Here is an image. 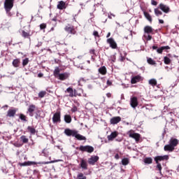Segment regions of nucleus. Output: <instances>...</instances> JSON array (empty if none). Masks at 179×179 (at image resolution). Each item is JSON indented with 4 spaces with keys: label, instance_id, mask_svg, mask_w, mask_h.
Segmentation results:
<instances>
[{
    "label": "nucleus",
    "instance_id": "51",
    "mask_svg": "<svg viewBox=\"0 0 179 179\" xmlns=\"http://www.w3.org/2000/svg\"><path fill=\"white\" fill-rule=\"evenodd\" d=\"M147 41H150L152 40V36L148 35V37L146 38Z\"/></svg>",
    "mask_w": 179,
    "mask_h": 179
},
{
    "label": "nucleus",
    "instance_id": "34",
    "mask_svg": "<svg viewBox=\"0 0 179 179\" xmlns=\"http://www.w3.org/2000/svg\"><path fill=\"white\" fill-rule=\"evenodd\" d=\"M144 163L145 164H152L153 163V159L152 157H146L144 159Z\"/></svg>",
    "mask_w": 179,
    "mask_h": 179
},
{
    "label": "nucleus",
    "instance_id": "31",
    "mask_svg": "<svg viewBox=\"0 0 179 179\" xmlns=\"http://www.w3.org/2000/svg\"><path fill=\"white\" fill-rule=\"evenodd\" d=\"M27 131L28 132H30L31 135H36V129L34 127L28 126Z\"/></svg>",
    "mask_w": 179,
    "mask_h": 179
},
{
    "label": "nucleus",
    "instance_id": "24",
    "mask_svg": "<svg viewBox=\"0 0 179 179\" xmlns=\"http://www.w3.org/2000/svg\"><path fill=\"white\" fill-rule=\"evenodd\" d=\"M12 64L14 68H19V66H20V59H15L13 61Z\"/></svg>",
    "mask_w": 179,
    "mask_h": 179
},
{
    "label": "nucleus",
    "instance_id": "19",
    "mask_svg": "<svg viewBox=\"0 0 179 179\" xmlns=\"http://www.w3.org/2000/svg\"><path fill=\"white\" fill-rule=\"evenodd\" d=\"M142 80V76L137 75L134 76L131 80V85H135V83H138V82H141Z\"/></svg>",
    "mask_w": 179,
    "mask_h": 179
},
{
    "label": "nucleus",
    "instance_id": "6",
    "mask_svg": "<svg viewBox=\"0 0 179 179\" xmlns=\"http://www.w3.org/2000/svg\"><path fill=\"white\" fill-rule=\"evenodd\" d=\"M64 31L68 33V34H72L73 36L78 34V31H76V29H75V27L71 24L66 25L64 27Z\"/></svg>",
    "mask_w": 179,
    "mask_h": 179
},
{
    "label": "nucleus",
    "instance_id": "59",
    "mask_svg": "<svg viewBox=\"0 0 179 179\" xmlns=\"http://www.w3.org/2000/svg\"><path fill=\"white\" fill-rule=\"evenodd\" d=\"M152 50H157V46L153 45L152 46Z\"/></svg>",
    "mask_w": 179,
    "mask_h": 179
},
{
    "label": "nucleus",
    "instance_id": "40",
    "mask_svg": "<svg viewBox=\"0 0 179 179\" xmlns=\"http://www.w3.org/2000/svg\"><path fill=\"white\" fill-rule=\"evenodd\" d=\"M147 62L148 64H149L150 65H156V62L155 60H153V59L152 58H148L147 59Z\"/></svg>",
    "mask_w": 179,
    "mask_h": 179
},
{
    "label": "nucleus",
    "instance_id": "55",
    "mask_svg": "<svg viewBox=\"0 0 179 179\" xmlns=\"http://www.w3.org/2000/svg\"><path fill=\"white\" fill-rule=\"evenodd\" d=\"M159 23H160L161 24H163L164 23V20H159Z\"/></svg>",
    "mask_w": 179,
    "mask_h": 179
},
{
    "label": "nucleus",
    "instance_id": "32",
    "mask_svg": "<svg viewBox=\"0 0 179 179\" xmlns=\"http://www.w3.org/2000/svg\"><path fill=\"white\" fill-rule=\"evenodd\" d=\"M20 141H22L23 143H29V138H27V136L22 135L20 138Z\"/></svg>",
    "mask_w": 179,
    "mask_h": 179
},
{
    "label": "nucleus",
    "instance_id": "21",
    "mask_svg": "<svg viewBox=\"0 0 179 179\" xmlns=\"http://www.w3.org/2000/svg\"><path fill=\"white\" fill-rule=\"evenodd\" d=\"M169 144L175 149L176 146L178 145V140L177 138H171L169 141Z\"/></svg>",
    "mask_w": 179,
    "mask_h": 179
},
{
    "label": "nucleus",
    "instance_id": "29",
    "mask_svg": "<svg viewBox=\"0 0 179 179\" xmlns=\"http://www.w3.org/2000/svg\"><path fill=\"white\" fill-rule=\"evenodd\" d=\"M143 15L145 16V17L148 20V22H150V23H152V16L150 15V14H149V13L146 12V11H143Z\"/></svg>",
    "mask_w": 179,
    "mask_h": 179
},
{
    "label": "nucleus",
    "instance_id": "52",
    "mask_svg": "<svg viewBox=\"0 0 179 179\" xmlns=\"http://www.w3.org/2000/svg\"><path fill=\"white\" fill-rule=\"evenodd\" d=\"M90 54H93L94 55V54H96L95 53L96 50L94 49H92V50H90Z\"/></svg>",
    "mask_w": 179,
    "mask_h": 179
},
{
    "label": "nucleus",
    "instance_id": "11",
    "mask_svg": "<svg viewBox=\"0 0 179 179\" xmlns=\"http://www.w3.org/2000/svg\"><path fill=\"white\" fill-rule=\"evenodd\" d=\"M139 103L138 102V97L133 96L130 99V105L131 106L132 108H136L138 107Z\"/></svg>",
    "mask_w": 179,
    "mask_h": 179
},
{
    "label": "nucleus",
    "instance_id": "48",
    "mask_svg": "<svg viewBox=\"0 0 179 179\" xmlns=\"http://www.w3.org/2000/svg\"><path fill=\"white\" fill-rule=\"evenodd\" d=\"M151 5H153L154 6H157V1H156L155 0H152L151 1Z\"/></svg>",
    "mask_w": 179,
    "mask_h": 179
},
{
    "label": "nucleus",
    "instance_id": "22",
    "mask_svg": "<svg viewBox=\"0 0 179 179\" xmlns=\"http://www.w3.org/2000/svg\"><path fill=\"white\" fill-rule=\"evenodd\" d=\"M174 149L175 148L171 144L166 145L164 147V150L165 152H173Z\"/></svg>",
    "mask_w": 179,
    "mask_h": 179
},
{
    "label": "nucleus",
    "instance_id": "4",
    "mask_svg": "<svg viewBox=\"0 0 179 179\" xmlns=\"http://www.w3.org/2000/svg\"><path fill=\"white\" fill-rule=\"evenodd\" d=\"M14 3H15V0H5L4 8L7 13H9V12L12 10V8H13Z\"/></svg>",
    "mask_w": 179,
    "mask_h": 179
},
{
    "label": "nucleus",
    "instance_id": "13",
    "mask_svg": "<svg viewBox=\"0 0 179 179\" xmlns=\"http://www.w3.org/2000/svg\"><path fill=\"white\" fill-rule=\"evenodd\" d=\"M158 8L159 9H161V10H162V12L164 13H169V12H170V7L166 4L160 3Z\"/></svg>",
    "mask_w": 179,
    "mask_h": 179
},
{
    "label": "nucleus",
    "instance_id": "42",
    "mask_svg": "<svg viewBox=\"0 0 179 179\" xmlns=\"http://www.w3.org/2000/svg\"><path fill=\"white\" fill-rule=\"evenodd\" d=\"M45 94H47V92L41 91L38 93V97H40L41 99H43V97H44V96H45Z\"/></svg>",
    "mask_w": 179,
    "mask_h": 179
},
{
    "label": "nucleus",
    "instance_id": "60",
    "mask_svg": "<svg viewBox=\"0 0 179 179\" xmlns=\"http://www.w3.org/2000/svg\"><path fill=\"white\" fill-rule=\"evenodd\" d=\"M55 62L56 64H59V59H55Z\"/></svg>",
    "mask_w": 179,
    "mask_h": 179
},
{
    "label": "nucleus",
    "instance_id": "23",
    "mask_svg": "<svg viewBox=\"0 0 179 179\" xmlns=\"http://www.w3.org/2000/svg\"><path fill=\"white\" fill-rule=\"evenodd\" d=\"M144 33H146L147 34L153 33V28H152L150 26H145L144 27Z\"/></svg>",
    "mask_w": 179,
    "mask_h": 179
},
{
    "label": "nucleus",
    "instance_id": "37",
    "mask_svg": "<svg viewBox=\"0 0 179 179\" xmlns=\"http://www.w3.org/2000/svg\"><path fill=\"white\" fill-rule=\"evenodd\" d=\"M154 12H155V16H157V17L162 16V15H163V12L159 10V8H155Z\"/></svg>",
    "mask_w": 179,
    "mask_h": 179
},
{
    "label": "nucleus",
    "instance_id": "26",
    "mask_svg": "<svg viewBox=\"0 0 179 179\" xmlns=\"http://www.w3.org/2000/svg\"><path fill=\"white\" fill-rule=\"evenodd\" d=\"M83 94V90L81 88H79L78 90H74V97H76V96H82Z\"/></svg>",
    "mask_w": 179,
    "mask_h": 179
},
{
    "label": "nucleus",
    "instance_id": "63",
    "mask_svg": "<svg viewBox=\"0 0 179 179\" xmlns=\"http://www.w3.org/2000/svg\"><path fill=\"white\" fill-rule=\"evenodd\" d=\"M3 107H6V108H8V105H5Z\"/></svg>",
    "mask_w": 179,
    "mask_h": 179
},
{
    "label": "nucleus",
    "instance_id": "33",
    "mask_svg": "<svg viewBox=\"0 0 179 179\" xmlns=\"http://www.w3.org/2000/svg\"><path fill=\"white\" fill-rule=\"evenodd\" d=\"M22 36L24 38H29L30 40V32H26V31L23 30L22 31Z\"/></svg>",
    "mask_w": 179,
    "mask_h": 179
},
{
    "label": "nucleus",
    "instance_id": "35",
    "mask_svg": "<svg viewBox=\"0 0 179 179\" xmlns=\"http://www.w3.org/2000/svg\"><path fill=\"white\" fill-rule=\"evenodd\" d=\"M164 62L166 65H170V64H171V59H170V58H169V57L165 56L164 57Z\"/></svg>",
    "mask_w": 179,
    "mask_h": 179
},
{
    "label": "nucleus",
    "instance_id": "38",
    "mask_svg": "<svg viewBox=\"0 0 179 179\" xmlns=\"http://www.w3.org/2000/svg\"><path fill=\"white\" fill-rule=\"evenodd\" d=\"M19 118H20V120H21V121H24V122H27V117H26V115H24L22 113L20 114Z\"/></svg>",
    "mask_w": 179,
    "mask_h": 179
},
{
    "label": "nucleus",
    "instance_id": "46",
    "mask_svg": "<svg viewBox=\"0 0 179 179\" xmlns=\"http://www.w3.org/2000/svg\"><path fill=\"white\" fill-rule=\"evenodd\" d=\"M157 52H158V54H163V49L162 48H159L157 50Z\"/></svg>",
    "mask_w": 179,
    "mask_h": 179
},
{
    "label": "nucleus",
    "instance_id": "56",
    "mask_svg": "<svg viewBox=\"0 0 179 179\" xmlns=\"http://www.w3.org/2000/svg\"><path fill=\"white\" fill-rule=\"evenodd\" d=\"M106 96L110 99V97H111V93L108 92L106 94Z\"/></svg>",
    "mask_w": 179,
    "mask_h": 179
},
{
    "label": "nucleus",
    "instance_id": "53",
    "mask_svg": "<svg viewBox=\"0 0 179 179\" xmlns=\"http://www.w3.org/2000/svg\"><path fill=\"white\" fill-rule=\"evenodd\" d=\"M43 76H44V74H43V73H39L38 74V78H43Z\"/></svg>",
    "mask_w": 179,
    "mask_h": 179
},
{
    "label": "nucleus",
    "instance_id": "7",
    "mask_svg": "<svg viewBox=\"0 0 179 179\" xmlns=\"http://www.w3.org/2000/svg\"><path fill=\"white\" fill-rule=\"evenodd\" d=\"M18 110L19 109L17 108H14V107L10 108L7 111L6 117H9V118L15 117V116L16 115V113H17Z\"/></svg>",
    "mask_w": 179,
    "mask_h": 179
},
{
    "label": "nucleus",
    "instance_id": "12",
    "mask_svg": "<svg viewBox=\"0 0 179 179\" xmlns=\"http://www.w3.org/2000/svg\"><path fill=\"white\" fill-rule=\"evenodd\" d=\"M107 43L110 45V47L113 48V50H115L117 48V43L114 41V38H109L107 39Z\"/></svg>",
    "mask_w": 179,
    "mask_h": 179
},
{
    "label": "nucleus",
    "instance_id": "16",
    "mask_svg": "<svg viewBox=\"0 0 179 179\" xmlns=\"http://www.w3.org/2000/svg\"><path fill=\"white\" fill-rule=\"evenodd\" d=\"M99 162V156H92L88 159L89 164H91L92 166H94V164H96Z\"/></svg>",
    "mask_w": 179,
    "mask_h": 179
},
{
    "label": "nucleus",
    "instance_id": "28",
    "mask_svg": "<svg viewBox=\"0 0 179 179\" xmlns=\"http://www.w3.org/2000/svg\"><path fill=\"white\" fill-rule=\"evenodd\" d=\"M98 71L101 73V75H106L107 74V69L104 66H101Z\"/></svg>",
    "mask_w": 179,
    "mask_h": 179
},
{
    "label": "nucleus",
    "instance_id": "8",
    "mask_svg": "<svg viewBox=\"0 0 179 179\" xmlns=\"http://www.w3.org/2000/svg\"><path fill=\"white\" fill-rule=\"evenodd\" d=\"M53 124H58L61 122V112H56L52 117Z\"/></svg>",
    "mask_w": 179,
    "mask_h": 179
},
{
    "label": "nucleus",
    "instance_id": "5",
    "mask_svg": "<svg viewBox=\"0 0 179 179\" xmlns=\"http://www.w3.org/2000/svg\"><path fill=\"white\" fill-rule=\"evenodd\" d=\"M127 135H129V138H132V139H134L137 143L139 142V141H141V134L138 133H135L133 129L129 130L127 132Z\"/></svg>",
    "mask_w": 179,
    "mask_h": 179
},
{
    "label": "nucleus",
    "instance_id": "39",
    "mask_svg": "<svg viewBox=\"0 0 179 179\" xmlns=\"http://www.w3.org/2000/svg\"><path fill=\"white\" fill-rule=\"evenodd\" d=\"M122 164L123 166H128L129 164V159L128 158H124L122 159Z\"/></svg>",
    "mask_w": 179,
    "mask_h": 179
},
{
    "label": "nucleus",
    "instance_id": "44",
    "mask_svg": "<svg viewBox=\"0 0 179 179\" xmlns=\"http://www.w3.org/2000/svg\"><path fill=\"white\" fill-rule=\"evenodd\" d=\"M76 111H78V106H73V108H71V112L76 113Z\"/></svg>",
    "mask_w": 179,
    "mask_h": 179
},
{
    "label": "nucleus",
    "instance_id": "3",
    "mask_svg": "<svg viewBox=\"0 0 179 179\" xmlns=\"http://www.w3.org/2000/svg\"><path fill=\"white\" fill-rule=\"evenodd\" d=\"M76 150L80 152H87V153H93L94 152V148L91 145H80V147H77Z\"/></svg>",
    "mask_w": 179,
    "mask_h": 179
},
{
    "label": "nucleus",
    "instance_id": "9",
    "mask_svg": "<svg viewBox=\"0 0 179 179\" xmlns=\"http://www.w3.org/2000/svg\"><path fill=\"white\" fill-rule=\"evenodd\" d=\"M34 111H36V105H29L27 111V114H29V117H34Z\"/></svg>",
    "mask_w": 179,
    "mask_h": 179
},
{
    "label": "nucleus",
    "instance_id": "58",
    "mask_svg": "<svg viewBox=\"0 0 179 179\" xmlns=\"http://www.w3.org/2000/svg\"><path fill=\"white\" fill-rule=\"evenodd\" d=\"M110 36H111V33L108 32L106 35V38H108V37H110Z\"/></svg>",
    "mask_w": 179,
    "mask_h": 179
},
{
    "label": "nucleus",
    "instance_id": "1",
    "mask_svg": "<svg viewBox=\"0 0 179 179\" xmlns=\"http://www.w3.org/2000/svg\"><path fill=\"white\" fill-rule=\"evenodd\" d=\"M169 159H170L169 155H158L154 157V160L157 164L156 170L159 171V174L162 176V177H163V173H162L163 167H162V164H160V162H167Z\"/></svg>",
    "mask_w": 179,
    "mask_h": 179
},
{
    "label": "nucleus",
    "instance_id": "57",
    "mask_svg": "<svg viewBox=\"0 0 179 179\" xmlns=\"http://www.w3.org/2000/svg\"><path fill=\"white\" fill-rule=\"evenodd\" d=\"M121 62H122L123 61L125 60V57L124 56H121V59H120Z\"/></svg>",
    "mask_w": 179,
    "mask_h": 179
},
{
    "label": "nucleus",
    "instance_id": "47",
    "mask_svg": "<svg viewBox=\"0 0 179 179\" xmlns=\"http://www.w3.org/2000/svg\"><path fill=\"white\" fill-rule=\"evenodd\" d=\"M161 48H162V50L164 51V50H170V46L166 45V46H162Z\"/></svg>",
    "mask_w": 179,
    "mask_h": 179
},
{
    "label": "nucleus",
    "instance_id": "14",
    "mask_svg": "<svg viewBox=\"0 0 179 179\" xmlns=\"http://www.w3.org/2000/svg\"><path fill=\"white\" fill-rule=\"evenodd\" d=\"M119 122H121V117L120 116L113 117L110 120V123L112 125H116Z\"/></svg>",
    "mask_w": 179,
    "mask_h": 179
},
{
    "label": "nucleus",
    "instance_id": "45",
    "mask_svg": "<svg viewBox=\"0 0 179 179\" xmlns=\"http://www.w3.org/2000/svg\"><path fill=\"white\" fill-rule=\"evenodd\" d=\"M93 36H94V37L100 38V35L99 34V31H94Z\"/></svg>",
    "mask_w": 179,
    "mask_h": 179
},
{
    "label": "nucleus",
    "instance_id": "15",
    "mask_svg": "<svg viewBox=\"0 0 179 179\" xmlns=\"http://www.w3.org/2000/svg\"><path fill=\"white\" fill-rule=\"evenodd\" d=\"M76 130H72L71 129H66L64 130V134L67 136H75V135H76Z\"/></svg>",
    "mask_w": 179,
    "mask_h": 179
},
{
    "label": "nucleus",
    "instance_id": "62",
    "mask_svg": "<svg viewBox=\"0 0 179 179\" xmlns=\"http://www.w3.org/2000/svg\"><path fill=\"white\" fill-rule=\"evenodd\" d=\"M167 56L168 57H171V54H168Z\"/></svg>",
    "mask_w": 179,
    "mask_h": 179
},
{
    "label": "nucleus",
    "instance_id": "49",
    "mask_svg": "<svg viewBox=\"0 0 179 179\" xmlns=\"http://www.w3.org/2000/svg\"><path fill=\"white\" fill-rule=\"evenodd\" d=\"M14 145L15 146V148H22V146H23V144L15 143Z\"/></svg>",
    "mask_w": 179,
    "mask_h": 179
},
{
    "label": "nucleus",
    "instance_id": "43",
    "mask_svg": "<svg viewBox=\"0 0 179 179\" xmlns=\"http://www.w3.org/2000/svg\"><path fill=\"white\" fill-rule=\"evenodd\" d=\"M47 28V24L43 23L40 24L41 30H44V29Z\"/></svg>",
    "mask_w": 179,
    "mask_h": 179
},
{
    "label": "nucleus",
    "instance_id": "17",
    "mask_svg": "<svg viewBox=\"0 0 179 179\" xmlns=\"http://www.w3.org/2000/svg\"><path fill=\"white\" fill-rule=\"evenodd\" d=\"M117 136H118V131H115L112 132L110 134V135H108L107 136V139L110 142H112V141H114V139H115V138H117Z\"/></svg>",
    "mask_w": 179,
    "mask_h": 179
},
{
    "label": "nucleus",
    "instance_id": "2",
    "mask_svg": "<svg viewBox=\"0 0 179 179\" xmlns=\"http://www.w3.org/2000/svg\"><path fill=\"white\" fill-rule=\"evenodd\" d=\"M59 67H56L53 72L54 76H55V78H59V80H66V79L69 78V73H59Z\"/></svg>",
    "mask_w": 179,
    "mask_h": 179
},
{
    "label": "nucleus",
    "instance_id": "54",
    "mask_svg": "<svg viewBox=\"0 0 179 179\" xmlns=\"http://www.w3.org/2000/svg\"><path fill=\"white\" fill-rule=\"evenodd\" d=\"M115 159H116V160H118V159H120V155L116 154V155H115Z\"/></svg>",
    "mask_w": 179,
    "mask_h": 179
},
{
    "label": "nucleus",
    "instance_id": "50",
    "mask_svg": "<svg viewBox=\"0 0 179 179\" xmlns=\"http://www.w3.org/2000/svg\"><path fill=\"white\" fill-rule=\"evenodd\" d=\"M106 84L108 86H111V85H113V82H111L110 80H108Z\"/></svg>",
    "mask_w": 179,
    "mask_h": 179
},
{
    "label": "nucleus",
    "instance_id": "36",
    "mask_svg": "<svg viewBox=\"0 0 179 179\" xmlns=\"http://www.w3.org/2000/svg\"><path fill=\"white\" fill-rule=\"evenodd\" d=\"M149 85H151V86H157V80L155 78H152L149 80Z\"/></svg>",
    "mask_w": 179,
    "mask_h": 179
},
{
    "label": "nucleus",
    "instance_id": "30",
    "mask_svg": "<svg viewBox=\"0 0 179 179\" xmlns=\"http://www.w3.org/2000/svg\"><path fill=\"white\" fill-rule=\"evenodd\" d=\"M64 121L66 122V124H71V122H72V117L70 115H65Z\"/></svg>",
    "mask_w": 179,
    "mask_h": 179
},
{
    "label": "nucleus",
    "instance_id": "18",
    "mask_svg": "<svg viewBox=\"0 0 179 179\" xmlns=\"http://www.w3.org/2000/svg\"><path fill=\"white\" fill-rule=\"evenodd\" d=\"M57 8L60 10H64V9H66V3H65L64 1H60L58 2Z\"/></svg>",
    "mask_w": 179,
    "mask_h": 179
},
{
    "label": "nucleus",
    "instance_id": "10",
    "mask_svg": "<svg viewBox=\"0 0 179 179\" xmlns=\"http://www.w3.org/2000/svg\"><path fill=\"white\" fill-rule=\"evenodd\" d=\"M65 93H68V94L65 95V97H75V90H73V87H68L65 90Z\"/></svg>",
    "mask_w": 179,
    "mask_h": 179
},
{
    "label": "nucleus",
    "instance_id": "25",
    "mask_svg": "<svg viewBox=\"0 0 179 179\" xmlns=\"http://www.w3.org/2000/svg\"><path fill=\"white\" fill-rule=\"evenodd\" d=\"M74 137L78 140V141H86V138L85 136L80 135L78 134V131L76 132V135Z\"/></svg>",
    "mask_w": 179,
    "mask_h": 179
},
{
    "label": "nucleus",
    "instance_id": "20",
    "mask_svg": "<svg viewBox=\"0 0 179 179\" xmlns=\"http://www.w3.org/2000/svg\"><path fill=\"white\" fill-rule=\"evenodd\" d=\"M34 164H37V162L28 161V162H25L23 163H20V166L21 167H23V166H33Z\"/></svg>",
    "mask_w": 179,
    "mask_h": 179
},
{
    "label": "nucleus",
    "instance_id": "61",
    "mask_svg": "<svg viewBox=\"0 0 179 179\" xmlns=\"http://www.w3.org/2000/svg\"><path fill=\"white\" fill-rule=\"evenodd\" d=\"M174 58H178V56L177 55H173Z\"/></svg>",
    "mask_w": 179,
    "mask_h": 179
},
{
    "label": "nucleus",
    "instance_id": "27",
    "mask_svg": "<svg viewBox=\"0 0 179 179\" xmlns=\"http://www.w3.org/2000/svg\"><path fill=\"white\" fill-rule=\"evenodd\" d=\"M80 166L81 169H83V170H87V162H86L85 159L81 160Z\"/></svg>",
    "mask_w": 179,
    "mask_h": 179
},
{
    "label": "nucleus",
    "instance_id": "41",
    "mask_svg": "<svg viewBox=\"0 0 179 179\" xmlns=\"http://www.w3.org/2000/svg\"><path fill=\"white\" fill-rule=\"evenodd\" d=\"M29 62V58H25L22 60V66H26Z\"/></svg>",
    "mask_w": 179,
    "mask_h": 179
}]
</instances>
